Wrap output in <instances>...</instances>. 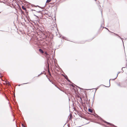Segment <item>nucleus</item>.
Returning <instances> with one entry per match:
<instances>
[{
	"label": "nucleus",
	"instance_id": "nucleus-1",
	"mask_svg": "<svg viewBox=\"0 0 127 127\" xmlns=\"http://www.w3.org/2000/svg\"><path fill=\"white\" fill-rule=\"evenodd\" d=\"M39 51L41 52L42 53H43V51L41 49H39Z\"/></svg>",
	"mask_w": 127,
	"mask_h": 127
},
{
	"label": "nucleus",
	"instance_id": "nucleus-2",
	"mask_svg": "<svg viewBox=\"0 0 127 127\" xmlns=\"http://www.w3.org/2000/svg\"><path fill=\"white\" fill-rule=\"evenodd\" d=\"M89 111L91 112H92V110L91 109H89Z\"/></svg>",
	"mask_w": 127,
	"mask_h": 127
},
{
	"label": "nucleus",
	"instance_id": "nucleus-3",
	"mask_svg": "<svg viewBox=\"0 0 127 127\" xmlns=\"http://www.w3.org/2000/svg\"><path fill=\"white\" fill-rule=\"evenodd\" d=\"M51 0H47L46 1V2H49Z\"/></svg>",
	"mask_w": 127,
	"mask_h": 127
},
{
	"label": "nucleus",
	"instance_id": "nucleus-4",
	"mask_svg": "<svg viewBox=\"0 0 127 127\" xmlns=\"http://www.w3.org/2000/svg\"><path fill=\"white\" fill-rule=\"evenodd\" d=\"M22 9L24 10H25L26 9V8L25 7H23V6H22Z\"/></svg>",
	"mask_w": 127,
	"mask_h": 127
},
{
	"label": "nucleus",
	"instance_id": "nucleus-5",
	"mask_svg": "<svg viewBox=\"0 0 127 127\" xmlns=\"http://www.w3.org/2000/svg\"><path fill=\"white\" fill-rule=\"evenodd\" d=\"M22 125L23 127H25V126H24L23 124H22Z\"/></svg>",
	"mask_w": 127,
	"mask_h": 127
},
{
	"label": "nucleus",
	"instance_id": "nucleus-6",
	"mask_svg": "<svg viewBox=\"0 0 127 127\" xmlns=\"http://www.w3.org/2000/svg\"><path fill=\"white\" fill-rule=\"evenodd\" d=\"M110 83L109 86H107V87H109L110 86Z\"/></svg>",
	"mask_w": 127,
	"mask_h": 127
},
{
	"label": "nucleus",
	"instance_id": "nucleus-7",
	"mask_svg": "<svg viewBox=\"0 0 127 127\" xmlns=\"http://www.w3.org/2000/svg\"><path fill=\"white\" fill-rule=\"evenodd\" d=\"M66 78V79L67 80V79H68V78H67V77H66V78Z\"/></svg>",
	"mask_w": 127,
	"mask_h": 127
}]
</instances>
